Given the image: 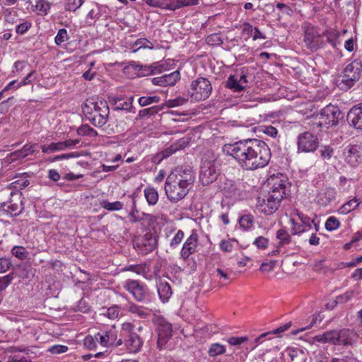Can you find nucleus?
Returning a JSON list of instances; mask_svg holds the SVG:
<instances>
[{"mask_svg": "<svg viewBox=\"0 0 362 362\" xmlns=\"http://www.w3.org/2000/svg\"><path fill=\"white\" fill-rule=\"evenodd\" d=\"M51 8V4L45 0H39L35 5V10L39 15L45 16Z\"/></svg>", "mask_w": 362, "mask_h": 362, "instance_id": "obj_50", "label": "nucleus"}, {"mask_svg": "<svg viewBox=\"0 0 362 362\" xmlns=\"http://www.w3.org/2000/svg\"><path fill=\"white\" fill-rule=\"evenodd\" d=\"M289 222L291 225V232L293 235L304 233L307 230L304 225L298 223L293 217L290 218Z\"/></svg>", "mask_w": 362, "mask_h": 362, "instance_id": "obj_52", "label": "nucleus"}, {"mask_svg": "<svg viewBox=\"0 0 362 362\" xmlns=\"http://www.w3.org/2000/svg\"><path fill=\"white\" fill-rule=\"evenodd\" d=\"M199 235L196 230H192L191 234L185 241L180 251L181 257L184 260L189 259V256L197 251Z\"/></svg>", "mask_w": 362, "mask_h": 362, "instance_id": "obj_17", "label": "nucleus"}, {"mask_svg": "<svg viewBox=\"0 0 362 362\" xmlns=\"http://www.w3.org/2000/svg\"><path fill=\"white\" fill-rule=\"evenodd\" d=\"M98 343L100 344V340L97 334L94 336L88 335L83 339L84 346L89 350H95Z\"/></svg>", "mask_w": 362, "mask_h": 362, "instance_id": "obj_42", "label": "nucleus"}, {"mask_svg": "<svg viewBox=\"0 0 362 362\" xmlns=\"http://www.w3.org/2000/svg\"><path fill=\"white\" fill-rule=\"evenodd\" d=\"M318 139L314 134L306 132L298 136V151L303 152H313L318 148Z\"/></svg>", "mask_w": 362, "mask_h": 362, "instance_id": "obj_16", "label": "nucleus"}, {"mask_svg": "<svg viewBox=\"0 0 362 362\" xmlns=\"http://www.w3.org/2000/svg\"><path fill=\"white\" fill-rule=\"evenodd\" d=\"M145 199L148 205H156L159 199V195L157 189L153 187H147L144 190Z\"/></svg>", "mask_w": 362, "mask_h": 362, "instance_id": "obj_34", "label": "nucleus"}, {"mask_svg": "<svg viewBox=\"0 0 362 362\" xmlns=\"http://www.w3.org/2000/svg\"><path fill=\"white\" fill-rule=\"evenodd\" d=\"M97 334L100 344L104 347H119L123 344V339L117 337L118 330L115 325L100 329Z\"/></svg>", "mask_w": 362, "mask_h": 362, "instance_id": "obj_11", "label": "nucleus"}, {"mask_svg": "<svg viewBox=\"0 0 362 362\" xmlns=\"http://www.w3.org/2000/svg\"><path fill=\"white\" fill-rule=\"evenodd\" d=\"M226 346L219 343H213L211 344L208 354L211 357H215L226 352Z\"/></svg>", "mask_w": 362, "mask_h": 362, "instance_id": "obj_44", "label": "nucleus"}, {"mask_svg": "<svg viewBox=\"0 0 362 362\" xmlns=\"http://www.w3.org/2000/svg\"><path fill=\"white\" fill-rule=\"evenodd\" d=\"M361 201L362 200L360 198L354 197L344 204L339 209V211L342 214H346L354 210L359 205Z\"/></svg>", "mask_w": 362, "mask_h": 362, "instance_id": "obj_36", "label": "nucleus"}, {"mask_svg": "<svg viewBox=\"0 0 362 362\" xmlns=\"http://www.w3.org/2000/svg\"><path fill=\"white\" fill-rule=\"evenodd\" d=\"M343 118V114L337 106L329 105L321 110L313 122V129L336 126L339 121Z\"/></svg>", "mask_w": 362, "mask_h": 362, "instance_id": "obj_5", "label": "nucleus"}, {"mask_svg": "<svg viewBox=\"0 0 362 362\" xmlns=\"http://www.w3.org/2000/svg\"><path fill=\"white\" fill-rule=\"evenodd\" d=\"M123 344L129 353L136 354L141 351L144 341L138 334L132 333L124 338Z\"/></svg>", "mask_w": 362, "mask_h": 362, "instance_id": "obj_19", "label": "nucleus"}, {"mask_svg": "<svg viewBox=\"0 0 362 362\" xmlns=\"http://www.w3.org/2000/svg\"><path fill=\"white\" fill-rule=\"evenodd\" d=\"M123 272H132L142 276L144 279L150 280L153 276L150 274L151 265L146 262L140 264H129L122 268Z\"/></svg>", "mask_w": 362, "mask_h": 362, "instance_id": "obj_20", "label": "nucleus"}, {"mask_svg": "<svg viewBox=\"0 0 362 362\" xmlns=\"http://www.w3.org/2000/svg\"><path fill=\"white\" fill-rule=\"evenodd\" d=\"M216 160H204L201 165L199 178L204 185H209L216 181L220 175V165Z\"/></svg>", "mask_w": 362, "mask_h": 362, "instance_id": "obj_10", "label": "nucleus"}, {"mask_svg": "<svg viewBox=\"0 0 362 362\" xmlns=\"http://www.w3.org/2000/svg\"><path fill=\"white\" fill-rule=\"evenodd\" d=\"M0 211H3L11 215H17L20 211L18 210V205L17 204H13L11 202L0 203Z\"/></svg>", "mask_w": 362, "mask_h": 362, "instance_id": "obj_40", "label": "nucleus"}, {"mask_svg": "<svg viewBox=\"0 0 362 362\" xmlns=\"http://www.w3.org/2000/svg\"><path fill=\"white\" fill-rule=\"evenodd\" d=\"M12 255L20 259H24L27 257L26 250L23 246H14L11 250Z\"/></svg>", "mask_w": 362, "mask_h": 362, "instance_id": "obj_57", "label": "nucleus"}, {"mask_svg": "<svg viewBox=\"0 0 362 362\" xmlns=\"http://www.w3.org/2000/svg\"><path fill=\"white\" fill-rule=\"evenodd\" d=\"M191 98L195 101L205 100L212 91V86L209 79L199 77L191 83Z\"/></svg>", "mask_w": 362, "mask_h": 362, "instance_id": "obj_9", "label": "nucleus"}, {"mask_svg": "<svg viewBox=\"0 0 362 362\" xmlns=\"http://www.w3.org/2000/svg\"><path fill=\"white\" fill-rule=\"evenodd\" d=\"M185 236V233L182 230H179L173 239L170 240V246L172 248L177 247L182 242Z\"/></svg>", "mask_w": 362, "mask_h": 362, "instance_id": "obj_60", "label": "nucleus"}, {"mask_svg": "<svg viewBox=\"0 0 362 362\" xmlns=\"http://www.w3.org/2000/svg\"><path fill=\"white\" fill-rule=\"evenodd\" d=\"M122 286L137 302H145L149 296L147 286L139 280L128 279L122 283Z\"/></svg>", "mask_w": 362, "mask_h": 362, "instance_id": "obj_8", "label": "nucleus"}, {"mask_svg": "<svg viewBox=\"0 0 362 362\" xmlns=\"http://www.w3.org/2000/svg\"><path fill=\"white\" fill-rule=\"evenodd\" d=\"M241 182L231 180H226L221 189L226 197H238L240 195Z\"/></svg>", "mask_w": 362, "mask_h": 362, "instance_id": "obj_23", "label": "nucleus"}, {"mask_svg": "<svg viewBox=\"0 0 362 362\" xmlns=\"http://www.w3.org/2000/svg\"><path fill=\"white\" fill-rule=\"evenodd\" d=\"M13 279V273H9L4 276L0 277V291L5 290L11 284Z\"/></svg>", "mask_w": 362, "mask_h": 362, "instance_id": "obj_61", "label": "nucleus"}, {"mask_svg": "<svg viewBox=\"0 0 362 362\" xmlns=\"http://www.w3.org/2000/svg\"><path fill=\"white\" fill-rule=\"evenodd\" d=\"M83 0H67L65 9L69 11H75L83 4Z\"/></svg>", "mask_w": 362, "mask_h": 362, "instance_id": "obj_58", "label": "nucleus"}, {"mask_svg": "<svg viewBox=\"0 0 362 362\" xmlns=\"http://www.w3.org/2000/svg\"><path fill=\"white\" fill-rule=\"evenodd\" d=\"M322 37L327 44H329L333 49H337L341 42L339 40L340 33L334 28H327L322 33Z\"/></svg>", "mask_w": 362, "mask_h": 362, "instance_id": "obj_22", "label": "nucleus"}, {"mask_svg": "<svg viewBox=\"0 0 362 362\" xmlns=\"http://www.w3.org/2000/svg\"><path fill=\"white\" fill-rule=\"evenodd\" d=\"M197 4L198 0H170L168 7L170 9L176 10L183 6L196 5Z\"/></svg>", "mask_w": 362, "mask_h": 362, "instance_id": "obj_38", "label": "nucleus"}, {"mask_svg": "<svg viewBox=\"0 0 362 362\" xmlns=\"http://www.w3.org/2000/svg\"><path fill=\"white\" fill-rule=\"evenodd\" d=\"M68 38L69 37L66 30L65 28H61L59 30L57 35L54 38V41L57 45H60L66 41Z\"/></svg>", "mask_w": 362, "mask_h": 362, "instance_id": "obj_59", "label": "nucleus"}, {"mask_svg": "<svg viewBox=\"0 0 362 362\" xmlns=\"http://www.w3.org/2000/svg\"><path fill=\"white\" fill-rule=\"evenodd\" d=\"M238 161L243 170H255L267 165L269 160H261L259 162L253 160H238Z\"/></svg>", "mask_w": 362, "mask_h": 362, "instance_id": "obj_28", "label": "nucleus"}, {"mask_svg": "<svg viewBox=\"0 0 362 362\" xmlns=\"http://www.w3.org/2000/svg\"><path fill=\"white\" fill-rule=\"evenodd\" d=\"M291 326V322H287L279 327L274 329L272 331L262 333L259 337H256L254 340L255 343L258 345L262 344L265 340H269L272 339V336L274 334H279L288 329Z\"/></svg>", "mask_w": 362, "mask_h": 362, "instance_id": "obj_26", "label": "nucleus"}, {"mask_svg": "<svg viewBox=\"0 0 362 362\" xmlns=\"http://www.w3.org/2000/svg\"><path fill=\"white\" fill-rule=\"evenodd\" d=\"M254 217L251 214H245L239 220L240 226L244 230H249L253 226Z\"/></svg>", "mask_w": 362, "mask_h": 362, "instance_id": "obj_49", "label": "nucleus"}, {"mask_svg": "<svg viewBox=\"0 0 362 362\" xmlns=\"http://www.w3.org/2000/svg\"><path fill=\"white\" fill-rule=\"evenodd\" d=\"M157 291L162 302L168 301L172 296V289L167 281H160L157 284Z\"/></svg>", "mask_w": 362, "mask_h": 362, "instance_id": "obj_29", "label": "nucleus"}, {"mask_svg": "<svg viewBox=\"0 0 362 362\" xmlns=\"http://www.w3.org/2000/svg\"><path fill=\"white\" fill-rule=\"evenodd\" d=\"M187 102V99L182 97H177L173 100H169L166 102V106L168 107H174L180 105H182Z\"/></svg>", "mask_w": 362, "mask_h": 362, "instance_id": "obj_63", "label": "nucleus"}, {"mask_svg": "<svg viewBox=\"0 0 362 362\" xmlns=\"http://www.w3.org/2000/svg\"><path fill=\"white\" fill-rule=\"evenodd\" d=\"M238 74H230L226 82V87L233 90L234 92H240L245 88V86H241L238 81Z\"/></svg>", "mask_w": 362, "mask_h": 362, "instance_id": "obj_35", "label": "nucleus"}, {"mask_svg": "<svg viewBox=\"0 0 362 362\" xmlns=\"http://www.w3.org/2000/svg\"><path fill=\"white\" fill-rule=\"evenodd\" d=\"M91 104L93 106L95 114L92 117H88V119L94 126L100 127L108 120L110 109L107 102L105 100H98Z\"/></svg>", "mask_w": 362, "mask_h": 362, "instance_id": "obj_13", "label": "nucleus"}, {"mask_svg": "<svg viewBox=\"0 0 362 362\" xmlns=\"http://www.w3.org/2000/svg\"><path fill=\"white\" fill-rule=\"evenodd\" d=\"M79 144L78 139H67L64 141H60L57 143H51L48 146H41L40 148L42 151L45 153H49L52 152H56L61 150H64L67 147L73 146ZM40 148V146L37 144H26L20 151H15L11 153V156L14 155L15 158H24L26 156L31 155L35 151Z\"/></svg>", "mask_w": 362, "mask_h": 362, "instance_id": "obj_4", "label": "nucleus"}, {"mask_svg": "<svg viewBox=\"0 0 362 362\" xmlns=\"http://www.w3.org/2000/svg\"><path fill=\"white\" fill-rule=\"evenodd\" d=\"M160 101V98L158 95L142 96L138 100L140 106H148L153 103H158Z\"/></svg>", "mask_w": 362, "mask_h": 362, "instance_id": "obj_48", "label": "nucleus"}, {"mask_svg": "<svg viewBox=\"0 0 362 362\" xmlns=\"http://www.w3.org/2000/svg\"><path fill=\"white\" fill-rule=\"evenodd\" d=\"M269 190L267 192L275 197H278L282 201L286 195V188L288 185V177L282 173L271 175L268 179Z\"/></svg>", "mask_w": 362, "mask_h": 362, "instance_id": "obj_12", "label": "nucleus"}, {"mask_svg": "<svg viewBox=\"0 0 362 362\" xmlns=\"http://www.w3.org/2000/svg\"><path fill=\"white\" fill-rule=\"evenodd\" d=\"M188 144L187 139H182L173 144L170 147L165 148L158 155V158H167L173 153L183 149Z\"/></svg>", "mask_w": 362, "mask_h": 362, "instance_id": "obj_24", "label": "nucleus"}, {"mask_svg": "<svg viewBox=\"0 0 362 362\" xmlns=\"http://www.w3.org/2000/svg\"><path fill=\"white\" fill-rule=\"evenodd\" d=\"M235 73V74H238V78L241 86H245L248 83V69L246 67H242L239 70H237Z\"/></svg>", "mask_w": 362, "mask_h": 362, "instance_id": "obj_56", "label": "nucleus"}, {"mask_svg": "<svg viewBox=\"0 0 362 362\" xmlns=\"http://www.w3.org/2000/svg\"><path fill=\"white\" fill-rule=\"evenodd\" d=\"M337 331L331 330L325 332L322 334H318L315 337V340L320 343H330L336 345L337 340Z\"/></svg>", "mask_w": 362, "mask_h": 362, "instance_id": "obj_32", "label": "nucleus"}, {"mask_svg": "<svg viewBox=\"0 0 362 362\" xmlns=\"http://www.w3.org/2000/svg\"><path fill=\"white\" fill-rule=\"evenodd\" d=\"M180 79V74L179 71H175L168 74H164L159 77L151 78L153 85L159 86H173L177 81Z\"/></svg>", "mask_w": 362, "mask_h": 362, "instance_id": "obj_18", "label": "nucleus"}, {"mask_svg": "<svg viewBox=\"0 0 362 362\" xmlns=\"http://www.w3.org/2000/svg\"><path fill=\"white\" fill-rule=\"evenodd\" d=\"M343 156L351 158H362V145H349L344 149Z\"/></svg>", "mask_w": 362, "mask_h": 362, "instance_id": "obj_33", "label": "nucleus"}, {"mask_svg": "<svg viewBox=\"0 0 362 362\" xmlns=\"http://www.w3.org/2000/svg\"><path fill=\"white\" fill-rule=\"evenodd\" d=\"M123 98H116L114 99V103L116 105L115 110H126L130 112H135V108L132 105L134 97L131 96L127 98L125 101H122Z\"/></svg>", "mask_w": 362, "mask_h": 362, "instance_id": "obj_30", "label": "nucleus"}, {"mask_svg": "<svg viewBox=\"0 0 362 362\" xmlns=\"http://www.w3.org/2000/svg\"><path fill=\"white\" fill-rule=\"evenodd\" d=\"M335 190L334 188H327L324 192L319 194L317 203L322 206H327L335 198Z\"/></svg>", "mask_w": 362, "mask_h": 362, "instance_id": "obj_31", "label": "nucleus"}, {"mask_svg": "<svg viewBox=\"0 0 362 362\" xmlns=\"http://www.w3.org/2000/svg\"><path fill=\"white\" fill-rule=\"evenodd\" d=\"M223 151L233 158L245 157V158H265L271 156L270 149L263 141L249 139L238 141L233 144H226Z\"/></svg>", "mask_w": 362, "mask_h": 362, "instance_id": "obj_2", "label": "nucleus"}, {"mask_svg": "<svg viewBox=\"0 0 362 362\" xmlns=\"http://www.w3.org/2000/svg\"><path fill=\"white\" fill-rule=\"evenodd\" d=\"M100 205L103 209L110 211H119L123 208V203L119 201L110 202L107 200H103L100 202Z\"/></svg>", "mask_w": 362, "mask_h": 362, "instance_id": "obj_47", "label": "nucleus"}, {"mask_svg": "<svg viewBox=\"0 0 362 362\" xmlns=\"http://www.w3.org/2000/svg\"><path fill=\"white\" fill-rule=\"evenodd\" d=\"M158 238L156 233L147 231L143 235H139L134 240V247L139 255H146L152 252L157 247Z\"/></svg>", "mask_w": 362, "mask_h": 362, "instance_id": "obj_7", "label": "nucleus"}, {"mask_svg": "<svg viewBox=\"0 0 362 362\" xmlns=\"http://www.w3.org/2000/svg\"><path fill=\"white\" fill-rule=\"evenodd\" d=\"M127 310L140 318H146L150 316L151 313L150 308L137 305L132 301L129 302Z\"/></svg>", "mask_w": 362, "mask_h": 362, "instance_id": "obj_27", "label": "nucleus"}, {"mask_svg": "<svg viewBox=\"0 0 362 362\" xmlns=\"http://www.w3.org/2000/svg\"><path fill=\"white\" fill-rule=\"evenodd\" d=\"M8 362H31V359L30 356H25L18 354L11 356Z\"/></svg>", "mask_w": 362, "mask_h": 362, "instance_id": "obj_64", "label": "nucleus"}, {"mask_svg": "<svg viewBox=\"0 0 362 362\" xmlns=\"http://www.w3.org/2000/svg\"><path fill=\"white\" fill-rule=\"evenodd\" d=\"M206 42L210 46H218L223 43V40L220 34L213 33L206 37Z\"/></svg>", "mask_w": 362, "mask_h": 362, "instance_id": "obj_54", "label": "nucleus"}, {"mask_svg": "<svg viewBox=\"0 0 362 362\" xmlns=\"http://www.w3.org/2000/svg\"><path fill=\"white\" fill-rule=\"evenodd\" d=\"M291 216H297L305 228L308 227L310 228L312 223H314V220H312L308 216L305 215L297 209H294L292 211Z\"/></svg>", "mask_w": 362, "mask_h": 362, "instance_id": "obj_45", "label": "nucleus"}, {"mask_svg": "<svg viewBox=\"0 0 362 362\" xmlns=\"http://www.w3.org/2000/svg\"><path fill=\"white\" fill-rule=\"evenodd\" d=\"M288 355L292 362H305L304 352L300 349H288Z\"/></svg>", "mask_w": 362, "mask_h": 362, "instance_id": "obj_39", "label": "nucleus"}, {"mask_svg": "<svg viewBox=\"0 0 362 362\" xmlns=\"http://www.w3.org/2000/svg\"><path fill=\"white\" fill-rule=\"evenodd\" d=\"M337 150V148L336 146H334L332 145H325L321 146L319 151L320 152V155L322 157H327L330 158L332 156H334V158L339 156V155L336 153Z\"/></svg>", "mask_w": 362, "mask_h": 362, "instance_id": "obj_41", "label": "nucleus"}, {"mask_svg": "<svg viewBox=\"0 0 362 362\" xmlns=\"http://www.w3.org/2000/svg\"><path fill=\"white\" fill-rule=\"evenodd\" d=\"M77 134L79 136H86L88 137H93L98 135V132L88 124H82L77 129Z\"/></svg>", "mask_w": 362, "mask_h": 362, "instance_id": "obj_46", "label": "nucleus"}, {"mask_svg": "<svg viewBox=\"0 0 362 362\" xmlns=\"http://www.w3.org/2000/svg\"><path fill=\"white\" fill-rule=\"evenodd\" d=\"M347 121L356 129H362V103L351 108L347 114Z\"/></svg>", "mask_w": 362, "mask_h": 362, "instance_id": "obj_21", "label": "nucleus"}, {"mask_svg": "<svg viewBox=\"0 0 362 362\" xmlns=\"http://www.w3.org/2000/svg\"><path fill=\"white\" fill-rule=\"evenodd\" d=\"M341 226V223L335 216H329L325 222V228L328 231L337 230Z\"/></svg>", "mask_w": 362, "mask_h": 362, "instance_id": "obj_51", "label": "nucleus"}, {"mask_svg": "<svg viewBox=\"0 0 362 362\" xmlns=\"http://www.w3.org/2000/svg\"><path fill=\"white\" fill-rule=\"evenodd\" d=\"M337 337L336 345H349L354 342L356 334L349 329H342L337 331Z\"/></svg>", "mask_w": 362, "mask_h": 362, "instance_id": "obj_25", "label": "nucleus"}, {"mask_svg": "<svg viewBox=\"0 0 362 362\" xmlns=\"http://www.w3.org/2000/svg\"><path fill=\"white\" fill-rule=\"evenodd\" d=\"M162 110H163V106L154 105V106H152L148 108H145V109L141 110L139 112L138 117L140 118L149 117L152 115L158 114Z\"/></svg>", "mask_w": 362, "mask_h": 362, "instance_id": "obj_43", "label": "nucleus"}, {"mask_svg": "<svg viewBox=\"0 0 362 362\" xmlns=\"http://www.w3.org/2000/svg\"><path fill=\"white\" fill-rule=\"evenodd\" d=\"M195 180L193 170L189 166H177L167 177L165 192L168 199L177 203L185 197Z\"/></svg>", "mask_w": 362, "mask_h": 362, "instance_id": "obj_1", "label": "nucleus"}, {"mask_svg": "<svg viewBox=\"0 0 362 362\" xmlns=\"http://www.w3.org/2000/svg\"><path fill=\"white\" fill-rule=\"evenodd\" d=\"M119 307L117 305H115L108 308H103L101 310L100 315L107 317L110 320H114L119 317Z\"/></svg>", "mask_w": 362, "mask_h": 362, "instance_id": "obj_37", "label": "nucleus"}, {"mask_svg": "<svg viewBox=\"0 0 362 362\" xmlns=\"http://www.w3.org/2000/svg\"><path fill=\"white\" fill-rule=\"evenodd\" d=\"M249 337L247 336L230 337L226 339V341L233 346H239L245 342H247Z\"/></svg>", "mask_w": 362, "mask_h": 362, "instance_id": "obj_53", "label": "nucleus"}, {"mask_svg": "<svg viewBox=\"0 0 362 362\" xmlns=\"http://www.w3.org/2000/svg\"><path fill=\"white\" fill-rule=\"evenodd\" d=\"M281 201L278 197L265 192H260L256 198V209L265 215L275 213L281 205Z\"/></svg>", "mask_w": 362, "mask_h": 362, "instance_id": "obj_6", "label": "nucleus"}, {"mask_svg": "<svg viewBox=\"0 0 362 362\" xmlns=\"http://www.w3.org/2000/svg\"><path fill=\"white\" fill-rule=\"evenodd\" d=\"M154 322L157 325V345L159 349H163L172 336V325L162 317H157Z\"/></svg>", "mask_w": 362, "mask_h": 362, "instance_id": "obj_15", "label": "nucleus"}, {"mask_svg": "<svg viewBox=\"0 0 362 362\" xmlns=\"http://www.w3.org/2000/svg\"><path fill=\"white\" fill-rule=\"evenodd\" d=\"M252 244L259 250H265L268 247L269 239L263 236H259L254 240Z\"/></svg>", "mask_w": 362, "mask_h": 362, "instance_id": "obj_55", "label": "nucleus"}, {"mask_svg": "<svg viewBox=\"0 0 362 362\" xmlns=\"http://www.w3.org/2000/svg\"><path fill=\"white\" fill-rule=\"evenodd\" d=\"M276 238L281 240L283 243H290L291 241V235L284 228H281L276 232Z\"/></svg>", "mask_w": 362, "mask_h": 362, "instance_id": "obj_62", "label": "nucleus"}, {"mask_svg": "<svg viewBox=\"0 0 362 362\" xmlns=\"http://www.w3.org/2000/svg\"><path fill=\"white\" fill-rule=\"evenodd\" d=\"M304 42L307 47L312 52L326 47V43L322 37V33H320L317 29L313 25L308 26L305 30Z\"/></svg>", "mask_w": 362, "mask_h": 362, "instance_id": "obj_14", "label": "nucleus"}, {"mask_svg": "<svg viewBox=\"0 0 362 362\" xmlns=\"http://www.w3.org/2000/svg\"><path fill=\"white\" fill-rule=\"evenodd\" d=\"M357 57L347 64L336 78V85L341 90L351 88L362 77V51L356 52Z\"/></svg>", "mask_w": 362, "mask_h": 362, "instance_id": "obj_3", "label": "nucleus"}]
</instances>
